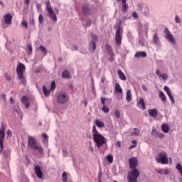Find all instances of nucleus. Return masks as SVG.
<instances>
[{
  "label": "nucleus",
  "instance_id": "obj_1",
  "mask_svg": "<svg viewBox=\"0 0 182 182\" xmlns=\"http://www.w3.org/2000/svg\"><path fill=\"white\" fill-rule=\"evenodd\" d=\"M129 168L132 170L128 173L127 180L128 182H137V178L140 177V171L137 169L139 166V161L137 158L132 157L129 159Z\"/></svg>",
  "mask_w": 182,
  "mask_h": 182
},
{
  "label": "nucleus",
  "instance_id": "obj_2",
  "mask_svg": "<svg viewBox=\"0 0 182 182\" xmlns=\"http://www.w3.org/2000/svg\"><path fill=\"white\" fill-rule=\"evenodd\" d=\"M92 137L97 149H100V147H102V146H105V144H107V139L97 131L96 125H93L92 127Z\"/></svg>",
  "mask_w": 182,
  "mask_h": 182
},
{
  "label": "nucleus",
  "instance_id": "obj_3",
  "mask_svg": "<svg viewBox=\"0 0 182 182\" xmlns=\"http://www.w3.org/2000/svg\"><path fill=\"white\" fill-rule=\"evenodd\" d=\"M127 19V17L124 16L122 18V21H124ZM122 21H119V24L114 26V29H116L115 33V42L118 46L122 45V38L123 36V28H122Z\"/></svg>",
  "mask_w": 182,
  "mask_h": 182
},
{
  "label": "nucleus",
  "instance_id": "obj_4",
  "mask_svg": "<svg viewBox=\"0 0 182 182\" xmlns=\"http://www.w3.org/2000/svg\"><path fill=\"white\" fill-rule=\"evenodd\" d=\"M28 146L30 149H33V150H38V154H40L41 157H45V154L43 152V147L42 146H37L36 145V139L35 137L32 136H28Z\"/></svg>",
  "mask_w": 182,
  "mask_h": 182
},
{
  "label": "nucleus",
  "instance_id": "obj_5",
  "mask_svg": "<svg viewBox=\"0 0 182 182\" xmlns=\"http://www.w3.org/2000/svg\"><path fill=\"white\" fill-rule=\"evenodd\" d=\"M26 70V67L23 63H18L17 68H16V73H17V77L18 80H21V85L23 86H26V77H25L23 72Z\"/></svg>",
  "mask_w": 182,
  "mask_h": 182
},
{
  "label": "nucleus",
  "instance_id": "obj_6",
  "mask_svg": "<svg viewBox=\"0 0 182 182\" xmlns=\"http://www.w3.org/2000/svg\"><path fill=\"white\" fill-rule=\"evenodd\" d=\"M46 11L48 12L49 18H50L53 22L58 21V17H56V14H55V11H53L52 6L50 5V1L49 0L46 2Z\"/></svg>",
  "mask_w": 182,
  "mask_h": 182
},
{
  "label": "nucleus",
  "instance_id": "obj_7",
  "mask_svg": "<svg viewBox=\"0 0 182 182\" xmlns=\"http://www.w3.org/2000/svg\"><path fill=\"white\" fill-rule=\"evenodd\" d=\"M57 102L60 103V105L68 103V102H69V94L63 91L60 92L57 95Z\"/></svg>",
  "mask_w": 182,
  "mask_h": 182
},
{
  "label": "nucleus",
  "instance_id": "obj_8",
  "mask_svg": "<svg viewBox=\"0 0 182 182\" xmlns=\"http://www.w3.org/2000/svg\"><path fill=\"white\" fill-rule=\"evenodd\" d=\"M156 161L161 163V164H168V158H167V153L161 152L156 157Z\"/></svg>",
  "mask_w": 182,
  "mask_h": 182
},
{
  "label": "nucleus",
  "instance_id": "obj_9",
  "mask_svg": "<svg viewBox=\"0 0 182 182\" xmlns=\"http://www.w3.org/2000/svg\"><path fill=\"white\" fill-rule=\"evenodd\" d=\"M138 9L139 12L144 16H149L150 15V9L146 4L140 3L138 4Z\"/></svg>",
  "mask_w": 182,
  "mask_h": 182
},
{
  "label": "nucleus",
  "instance_id": "obj_10",
  "mask_svg": "<svg viewBox=\"0 0 182 182\" xmlns=\"http://www.w3.org/2000/svg\"><path fill=\"white\" fill-rule=\"evenodd\" d=\"M5 139V125L1 123V129H0V153L4 150V139Z\"/></svg>",
  "mask_w": 182,
  "mask_h": 182
},
{
  "label": "nucleus",
  "instance_id": "obj_11",
  "mask_svg": "<svg viewBox=\"0 0 182 182\" xmlns=\"http://www.w3.org/2000/svg\"><path fill=\"white\" fill-rule=\"evenodd\" d=\"M90 4H89V3L87 2H85L82 6H81V9H82V15H84L85 16H89V15H90Z\"/></svg>",
  "mask_w": 182,
  "mask_h": 182
},
{
  "label": "nucleus",
  "instance_id": "obj_12",
  "mask_svg": "<svg viewBox=\"0 0 182 182\" xmlns=\"http://www.w3.org/2000/svg\"><path fill=\"white\" fill-rule=\"evenodd\" d=\"M164 33L166 35V39H167L168 42H171V43L176 44V39H174L173 34H171L168 28H165Z\"/></svg>",
  "mask_w": 182,
  "mask_h": 182
},
{
  "label": "nucleus",
  "instance_id": "obj_13",
  "mask_svg": "<svg viewBox=\"0 0 182 182\" xmlns=\"http://www.w3.org/2000/svg\"><path fill=\"white\" fill-rule=\"evenodd\" d=\"M34 171L38 178H42L43 177V172H42V169L41 168L39 165L35 166Z\"/></svg>",
  "mask_w": 182,
  "mask_h": 182
},
{
  "label": "nucleus",
  "instance_id": "obj_14",
  "mask_svg": "<svg viewBox=\"0 0 182 182\" xmlns=\"http://www.w3.org/2000/svg\"><path fill=\"white\" fill-rule=\"evenodd\" d=\"M151 136L154 137H158L159 139H163L164 137V134L157 132L155 129H152Z\"/></svg>",
  "mask_w": 182,
  "mask_h": 182
},
{
  "label": "nucleus",
  "instance_id": "obj_15",
  "mask_svg": "<svg viewBox=\"0 0 182 182\" xmlns=\"http://www.w3.org/2000/svg\"><path fill=\"white\" fill-rule=\"evenodd\" d=\"M4 22L6 25H11L12 23V16L11 14H7L4 16Z\"/></svg>",
  "mask_w": 182,
  "mask_h": 182
},
{
  "label": "nucleus",
  "instance_id": "obj_16",
  "mask_svg": "<svg viewBox=\"0 0 182 182\" xmlns=\"http://www.w3.org/2000/svg\"><path fill=\"white\" fill-rule=\"evenodd\" d=\"M148 113H149V116H151V117H156V116L159 115V112L157 111V109H156V108L149 109Z\"/></svg>",
  "mask_w": 182,
  "mask_h": 182
},
{
  "label": "nucleus",
  "instance_id": "obj_17",
  "mask_svg": "<svg viewBox=\"0 0 182 182\" xmlns=\"http://www.w3.org/2000/svg\"><path fill=\"white\" fill-rule=\"evenodd\" d=\"M153 41H154V45H156L157 46H160V38H159V34H157V33L154 34Z\"/></svg>",
  "mask_w": 182,
  "mask_h": 182
},
{
  "label": "nucleus",
  "instance_id": "obj_18",
  "mask_svg": "<svg viewBox=\"0 0 182 182\" xmlns=\"http://www.w3.org/2000/svg\"><path fill=\"white\" fill-rule=\"evenodd\" d=\"M62 77L63 79H70L72 77V75H70V73H69V70H65L62 73Z\"/></svg>",
  "mask_w": 182,
  "mask_h": 182
},
{
  "label": "nucleus",
  "instance_id": "obj_19",
  "mask_svg": "<svg viewBox=\"0 0 182 182\" xmlns=\"http://www.w3.org/2000/svg\"><path fill=\"white\" fill-rule=\"evenodd\" d=\"M156 75L159 77H162L164 80H167V79H168V75H167V74L160 73V70H156Z\"/></svg>",
  "mask_w": 182,
  "mask_h": 182
},
{
  "label": "nucleus",
  "instance_id": "obj_20",
  "mask_svg": "<svg viewBox=\"0 0 182 182\" xmlns=\"http://www.w3.org/2000/svg\"><path fill=\"white\" fill-rule=\"evenodd\" d=\"M147 53L146 51H137L135 54V58H146Z\"/></svg>",
  "mask_w": 182,
  "mask_h": 182
},
{
  "label": "nucleus",
  "instance_id": "obj_21",
  "mask_svg": "<svg viewBox=\"0 0 182 182\" xmlns=\"http://www.w3.org/2000/svg\"><path fill=\"white\" fill-rule=\"evenodd\" d=\"M127 0H122V12L126 14L127 12V10L129 9V6L127 5Z\"/></svg>",
  "mask_w": 182,
  "mask_h": 182
},
{
  "label": "nucleus",
  "instance_id": "obj_22",
  "mask_svg": "<svg viewBox=\"0 0 182 182\" xmlns=\"http://www.w3.org/2000/svg\"><path fill=\"white\" fill-rule=\"evenodd\" d=\"M96 42L95 41H90V44H89V48L91 50L92 53H94L95 50H96Z\"/></svg>",
  "mask_w": 182,
  "mask_h": 182
},
{
  "label": "nucleus",
  "instance_id": "obj_23",
  "mask_svg": "<svg viewBox=\"0 0 182 182\" xmlns=\"http://www.w3.org/2000/svg\"><path fill=\"white\" fill-rule=\"evenodd\" d=\"M117 75L121 80H126L127 79L122 70H118Z\"/></svg>",
  "mask_w": 182,
  "mask_h": 182
},
{
  "label": "nucleus",
  "instance_id": "obj_24",
  "mask_svg": "<svg viewBox=\"0 0 182 182\" xmlns=\"http://www.w3.org/2000/svg\"><path fill=\"white\" fill-rule=\"evenodd\" d=\"M42 89H43V92L44 93V96H46V97H48V96L50 95V92H52V91L50 90H48L46 86L43 85Z\"/></svg>",
  "mask_w": 182,
  "mask_h": 182
},
{
  "label": "nucleus",
  "instance_id": "obj_25",
  "mask_svg": "<svg viewBox=\"0 0 182 182\" xmlns=\"http://www.w3.org/2000/svg\"><path fill=\"white\" fill-rule=\"evenodd\" d=\"M140 106H141L142 110L146 109V102H144V99L143 98H141L138 102V107H140Z\"/></svg>",
  "mask_w": 182,
  "mask_h": 182
},
{
  "label": "nucleus",
  "instance_id": "obj_26",
  "mask_svg": "<svg viewBox=\"0 0 182 182\" xmlns=\"http://www.w3.org/2000/svg\"><path fill=\"white\" fill-rule=\"evenodd\" d=\"M95 124H96L97 127H100V129L105 127V122H103L99 119H96L95 122Z\"/></svg>",
  "mask_w": 182,
  "mask_h": 182
},
{
  "label": "nucleus",
  "instance_id": "obj_27",
  "mask_svg": "<svg viewBox=\"0 0 182 182\" xmlns=\"http://www.w3.org/2000/svg\"><path fill=\"white\" fill-rule=\"evenodd\" d=\"M42 137H43L42 141L43 144H48V142L49 141V136H48V134L43 133L42 134Z\"/></svg>",
  "mask_w": 182,
  "mask_h": 182
},
{
  "label": "nucleus",
  "instance_id": "obj_28",
  "mask_svg": "<svg viewBox=\"0 0 182 182\" xmlns=\"http://www.w3.org/2000/svg\"><path fill=\"white\" fill-rule=\"evenodd\" d=\"M115 93H123V90L119 83L115 84Z\"/></svg>",
  "mask_w": 182,
  "mask_h": 182
},
{
  "label": "nucleus",
  "instance_id": "obj_29",
  "mask_svg": "<svg viewBox=\"0 0 182 182\" xmlns=\"http://www.w3.org/2000/svg\"><path fill=\"white\" fill-rule=\"evenodd\" d=\"M105 48H106V50H107V54L108 55H113V48H112V46L109 45V44H107L105 46Z\"/></svg>",
  "mask_w": 182,
  "mask_h": 182
},
{
  "label": "nucleus",
  "instance_id": "obj_30",
  "mask_svg": "<svg viewBox=\"0 0 182 182\" xmlns=\"http://www.w3.org/2000/svg\"><path fill=\"white\" fill-rule=\"evenodd\" d=\"M132 91L130 90H128L127 91L126 100L127 102H132Z\"/></svg>",
  "mask_w": 182,
  "mask_h": 182
},
{
  "label": "nucleus",
  "instance_id": "obj_31",
  "mask_svg": "<svg viewBox=\"0 0 182 182\" xmlns=\"http://www.w3.org/2000/svg\"><path fill=\"white\" fill-rule=\"evenodd\" d=\"M161 130L162 132H164V133H168L170 130V127H168V125L167 124H163L161 126Z\"/></svg>",
  "mask_w": 182,
  "mask_h": 182
},
{
  "label": "nucleus",
  "instance_id": "obj_32",
  "mask_svg": "<svg viewBox=\"0 0 182 182\" xmlns=\"http://www.w3.org/2000/svg\"><path fill=\"white\" fill-rule=\"evenodd\" d=\"M159 97L161 99L162 102H167V98L166 97V95L162 91L159 92Z\"/></svg>",
  "mask_w": 182,
  "mask_h": 182
},
{
  "label": "nucleus",
  "instance_id": "obj_33",
  "mask_svg": "<svg viewBox=\"0 0 182 182\" xmlns=\"http://www.w3.org/2000/svg\"><path fill=\"white\" fill-rule=\"evenodd\" d=\"M26 53H28V55H32V44L28 43L27 45Z\"/></svg>",
  "mask_w": 182,
  "mask_h": 182
},
{
  "label": "nucleus",
  "instance_id": "obj_34",
  "mask_svg": "<svg viewBox=\"0 0 182 182\" xmlns=\"http://www.w3.org/2000/svg\"><path fill=\"white\" fill-rule=\"evenodd\" d=\"M39 50H41V52H42V53H43V56H46V53H48V51L46 50V48H45L43 46H41L39 47Z\"/></svg>",
  "mask_w": 182,
  "mask_h": 182
},
{
  "label": "nucleus",
  "instance_id": "obj_35",
  "mask_svg": "<svg viewBox=\"0 0 182 182\" xmlns=\"http://www.w3.org/2000/svg\"><path fill=\"white\" fill-rule=\"evenodd\" d=\"M136 26L138 32H141V29H143V24L141 23V22L139 21L136 24Z\"/></svg>",
  "mask_w": 182,
  "mask_h": 182
},
{
  "label": "nucleus",
  "instance_id": "obj_36",
  "mask_svg": "<svg viewBox=\"0 0 182 182\" xmlns=\"http://www.w3.org/2000/svg\"><path fill=\"white\" fill-rule=\"evenodd\" d=\"M63 182H68V173L66 172H63L62 174Z\"/></svg>",
  "mask_w": 182,
  "mask_h": 182
},
{
  "label": "nucleus",
  "instance_id": "obj_37",
  "mask_svg": "<svg viewBox=\"0 0 182 182\" xmlns=\"http://www.w3.org/2000/svg\"><path fill=\"white\" fill-rule=\"evenodd\" d=\"M28 102H29V98H28V97L23 96L21 97V102L23 103V105H25V103H28Z\"/></svg>",
  "mask_w": 182,
  "mask_h": 182
},
{
  "label": "nucleus",
  "instance_id": "obj_38",
  "mask_svg": "<svg viewBox=\"0 0 182 182\" xmlns=\"http://www.w3.org/2000/svg\"><path fill=\"white\" fill-rule=\"evenodd\" d=\"M55 89H56V82L55 81H52L50 90L52 92L55 90Z\"/></svg>",
  "mask_w": 182,
  "mask_h": 182
},
{
  "label": "nucleus",
  "instance_id": "obj_39",
  "mask_svg": "<svg viewBox=\"0 0 182 182\" xmlns=\"http://www.w3.org/2000/svg\"><path fill=\"white\" fill-rule=\"evenodd\" d=\"M107 160L110 164L113 163V156L112 154L107 156Z\"/></svg>",
  "mask_w": 182,
  "mask_h": 182
},
{
  "label": "nucleus",
  "instance_id": "obj_40",
  "mask_svg": "<svg viewBox=\"0 0 182 182\" xmlns=\"http://www.w3.org/2000/svg\"><path fill=\"white\" fill-rule=\"evenodd\" d=\"M38 22L40 25H42L43 23V16L42 14H39L38 16Z\"/></svg>",
  "mask_w": 182,
  "mask_h": 182
},
{
  "label": "nucleus",
  "instance_id": "obj_41",
  "mask_svg": "<svg viewBox=\"0 0 182 182\" xmlns=\"http://www.w3.org/2000/svg\"><path fill=\"white\" fill-rule=\"evenodd\" d=\"M168 97H169V99H170L171 103H172L173 105H174V103H176V101L174 100V97L172 96L171 93L168 94Z\"/></svg>",
  "mask_w": 182,
  "mask_h": 182
},
{
  "label": "nucleus",
  "instance_id": "obj_42",
  "mask_svg": "<svg viewBox=\"0 0 182 182\" xmlns=\"http://www.w3.org/2000/svg\"><path fill=\"white\" fill-rule=\"evenodd\" d=\"M102 112H104V113H109V109L108 108L107 106L104 105L102 107Z\"/></svg>",
  "mask_w": 182,
  "mask_h": 182
},
{
  "label": "nucleus",
  "instance_id": "obj_43",
  "mask_svg": "<svg viewBox=\"0 0 182 182\" xmlns=\"http://www.w3.org/2000/svg\"><path fill=\"white\" fill-rule=\"evenodd\" d=\"M91 36H92V42H95V43L97 42L98 38L97 35L92 34Z\"/></svg>",
  "mask_w": 182,
  "mask_h": 182
},
{
  "label": "nucleus",
  "instance_id": "obj_44",
  "mask_svg": "<svg viewBox=\"0 0 182 182\" xmlns=\"http://www.w3.org/2000/svg\"><path fill=\"white\" fill-rule=\"evenodd\" d=\"M4 77H6V80H7L8 81L12 79V77H11V75L8 73H5Z\"/></svg>",
  "mask_w": 182,
  "mask_h": 182
},
{
  "label": "nucleus",
  "instance_id": "obj_45",
  "mask_svg": "<svg viewBox=\"0 0 182 182\" xmlns=\"http://www.w3.org/2000/svg\"><path fill=\"white\" fill-rule=\"evenodd\" d=\"M3 154L5 157H9V155L11 154V151H4Z\"/></svg>",
  "mask_w": 182,
  "mask_h": 182
},
{
  "label": "nucleus",
  "instance_id": "obj_46",
  "mask_svg": "<svg viewBox=\"0 0 182 182\" xmlns=\"http://www.w3.org/2000/svg\"><path fill=\"white\" fill-rule=\"evenodd\" d=\"M134 132H135L132 133V134L134 136H139V134H140V132L138 131L137 128H134Z\"/></svg>",
  "mask_w": 182,
  "mask_h": 182
},
{
  "label": "nucleus",
  "instance_id": "obj_47",
  "mask_svg": "<svg viewBox=\"0 0 182 182\" xmlns=\"http://www.w3.org/2000/svg\"><path fill=\"white\" fill-rule=\"evenodd\" d=\"M114 114H115V117H117V119H120V111L115 110Z\"/></svg>",
  "mask_w": 182,
  "mask_h": 182
},
{
  "label": "nucleus",
  "instance_id": "obj_48",
  "mask_svg": "<svg viewBox=\"0 0 182 182\" xmlns=\"http://www.w3.org/2000/svg\"><path fill=\"white\" fill-rule=\"evenodd\" d=\"M164 90H165V92H166L167 95H170V93H171L170 88H168V87H167V86H165L164 87Z\"/></svg>",
  "mask_w": 182,
  "mask_h": 182
},
{
  "label": "nucleus",
  "instance_id": "obj_49",
  "mask_svg": "<svg viewBox=\"0 0 182 182\" xmlns=\"http://www.w3.org/2000/svg\"><path fill=\"white\" fill-rule=\"evenodd\" d=\"M21 24L26 28V29H28V22H26V21L23 20Z\"/></svg>",
  "mask_w": 182,
  "mask_h": 182
},
{
  "label": "nucleus",
  "instance_id": "obj_50",
  "mask_svg": "<svg viewBox=\"0 0 182 182\" xmlns=\"http://www.w3.org/2000/svg\"><path fill=\"white\" fill-rule=\"evenodd\" d=\"M100 100H101L102 105H103V106H105V105H106V98L102 97L100 98Z\"/></svg>",
  "mask_w": 182,
  "mask_h": 182
},
{
  "label": "nucleus",
  "instance_id": "obj_51",
  "mask_svg": "<svg viewBox=\"0 0 182 182\" xmlns=\"http://www.w3.org/2000/svg\"><path fill=\"white\" fill-rule=\"evenodd\" d=\"M110 57L109 58V60H110V62H113L114 60V53H113V54H109Z\"/></svg>",
  "mask_w": 182,
  "mask_h": 182
},
{
  "label": "nucleus",
  "instance_id": "obj_52",
  "mask_svg": "<svg viewBox=\"0 0 182 182\" xmlns=\"http://www.w3.org/2000/svg\"><path fill=\"white\" fill-rule=\"evenodd\" d=\"M85 25H86L87 28H89L90 26H92V20L87 21Z\"/></svg>",
  "mask_w": 182,
  "mask_h": 182
},
{
  "label": "nucleus",
  "instance_id": "obj_53",
  "mask_svg": "<svg viewBox=\"0 0 182 182\" xmlns=\"http://www.w3.org/2000/svg\"><path fill=\"white\" fill-rule=\"evenodd\" d=\"M175 22L176 23H180V22H181V21H180V17H178V16H175Z\"/></svg>",
  "mask_w": 182,
  "mask_h": 182
},
{
  "label": "nucleus",
  "instance_id": "obj_54",
  "mask_svg": "<svg viewBox=\"0 0 182 182\" xmlns=\"http://www.w3.org/2000/svg\"><path fill=\"white\" fill-rule=\"evenodd\" d=\"M103 174V172L102 171V169H100L98 172V175H97V177L98 178H102V176Z\"/></svg>",
  "mask_w": 182,
  "mask_h": 182
},
{
  "label": "nucleus",
  "instance_id": "obj_55",
  "mask_svg": "<svg viewBox=\"0 0 182 182\" xmlns=\"http://www.w3.org/2000/svg\"><path fill=\"white\" fill-rule=\"evenodd\" d=\"M132 16L134 18H135V19H138L139 18V15L137 14V12L134 11L133 14H132Z\"/></svg>",
  "mask_w": 182,
  "mask_h": 182
},
{
  "label": "nucleus",
  "instance_id": "obj_56",
  "mask_svg": "<svg viewBox=\"0 0 182 182\" xmlns=\"http://www.w3.org/2000/svg\"><path fill=\"white\" fill-rule=\"evenodd\" d=\"M29 22L31 25H35V20L33 19V17L29 19Z\"/></svg>",
  "mask_w": 182,
  "mask_h": 182
},
{
  "label": "nucleus",
  "instance_id": "obj_57",
  "mask_svg": "<svg viewBox=\"0 0 182 182\" xmlns=\"http://www.w3.org/2000/svg\"><path fill=\"white\" fill-rule=\"evenodd\" d=\"M30 164H31V161L29 160L28 156H26V166H29Z\"/></svg>",
  "mask_w": 182,
  "mask_h": 182
},
{
  "label": "nucleus",
  "instance_id": "obj_58",
  "mask_svg": "<svg viewBox=\"0 0 182 182\" xmlns=\"http://www.w3.org/2000/svg\"><path fill=\"white\" fill-rule=\"evenodd\" d=\"M26 109H29V106H31V102L28 101V102H26L25 104Z\"/></svg>",
  "mask_w": 182,
  "mask_h": 182
},
{
  "label": "nucleus",
  "instance_id": "obj_59",
  "mask_svg": "<svg viewBox=\"0 0 182 182\" xmlns=\"http://www.w3.org/2000/svg\"><path fill=\"white\" fill-rule=\"evenodd\" d=\"M115 146H116L117 147H121L122 143L120 142V141H117L116 142V144H115Z\"/></svg>",
  "mask_w": 182,
  "mask_h": 182
},
{
  "label": "nucleus",
  "instance_id": "obj_60",
  "mask_svg": "<svg viewBox=\"0 0 182 182\" xmlns=\"http://www.w3.org/2000/svg\"><path fill=\"white\" fill-rule=\"evenodd\" d=\"M169 173L170 171H168V169L164 170V174H165V176H167Z\"/></svg>",
  "mask_w": 182,
  "mask_h": 182
},
{
  "label": "nucleus",
  "instance_id": "obj_61",
  "mask_svg": "<svg viewBox=\"0 0 182 182\" xmlns=\"http://www.w3.org/2000/svg\"><path fill=\"white\" fill-rule=\"evenodd\" d=\"M105 81H106V77L102 76V77H101V83H105Z\"/></svg>",
  "mask_w": 182,
  "mask_h": 182
},
{
  "label": "nucleus",
  "instance_id": "obj_62",
  "mask_svg": "<svg viewBox=\"0 0 182 182\" xmlns=\"http://www.w3.org/2000/svg\"><path fill=\"white\" fill-rule=\"evenodd\" d=\"M1 97L3 99V100H6V95L1 94Z\"/></svg>",
  "mask_w": 182,
  "mask_h": 182
},
{
  "label": "nucleus",
  "instance_id": "obj_63",
  "mask_svg": "<svg viewBox=\"0 0 182 182\" xmlns=\"http://www.w3.org/2000/svg\"><path fill=\"white\" fill-rule=\"evenodd\" d=\"M30 2H31V0H24V4H26V5L29 6Z\"/></svg>",
  "mask_w": 182,
  "mask_h": 182
},
{
  "label": "nucleus",
  "instance_id": "obj_64",
  "mask_svg": "<svg viewBox=\"0 0 182 182\" xmlns=\"http://www.w3.org/2000/svg\"><path fill=\"white\" fill-rule=\"evenodd\" d=\"M144 28H145L146 31H149V23H146L144 25Z\"/></svg>",
  "mask_w": 182,
  "mask_h": 182
}]
</instances>
